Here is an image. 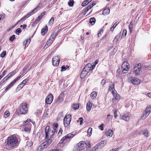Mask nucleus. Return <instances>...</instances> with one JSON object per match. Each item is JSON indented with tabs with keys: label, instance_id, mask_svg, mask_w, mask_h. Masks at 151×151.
<instances>
[{
	"label": "nucleus",
	"instance_id": "obj_31",
	"mask_svg": "<svg viewBox=\"0 0 151 151\" xmlns=\"http://www.w3.org/2000/svg\"><path fill=\"white\" fill-rule=\"evenodd\" d=\"M96 22V19L93 17L91 18L90 19L89 23L92 25L94 24Z\"/></svg>",
	"mask_w": 151,
	"mask_h": 151
},
{
	"label": "nucleus",
	"instance_id": "obj_49",
	"mask_svg": "<svg viewBox=\"0 0 151 151\" xmlns=\"http://www.w3.org/2000/svg\"><path fill=\"white\" fill-rule=\"evenodd\" d=\"M47 29L43 28L41 31L42 33V35H44L45 33L47 32Z\"/></svg>",
	"mask_w": 151,
	"mask_h": 151
},
{
	"label": "nucleus",
	"instance_id": "obj_36",
	"mask_svg": "<svg viewBox=\"0 0 151 151\" xmlns=\"http://www.w3.org/2000/svg\"><path fill=\"white\" fill-rule=\"evenodd\" d=\"M30 39H28L26 40L25 42H24V45H25V47H27L30 42Z\"/></svg>",
	"mask_w": 151,
	"mask_h": 151
},
{
	"label": "nucleus",
	"instance_id": "obj_4",
	"mask_svg": "<svg viewBox=\"0 0 151 151\" xmlns=\"http://www.w3.org/2000/svg\"><path fill=\"white\" fill-rule=\"evenodd\" d=\"M45 138L50 139L53 135L55 132L52 130L49 129V127L47 126L45 129Z\"/></svg>",
	"mask_w": 151,
	"mask_h": 151
},
{
	"label": "nucleus",
	"instance_id": "obj_9",
	"mask_svg": "<svg viewBox=\"0 0 151 151\" xmlns=\"http://www.w3.org/2000/svg\"><path fill=\"white\" fill-rule=\"evenodd\" d=\"M129 80L131 83L135 85L139 84L140 82L139 79L134 77H130Z\"/></svg>",
	"mask_w": 151,
	"mask_h": 151
},
{
	"label": "nucleus",
	"instance_id": "obj_43",
	"mask_svg": "<svg viewBox=\"0 0 151 151\" xmlns=\"http://www.w3.org/2000/svg\"><path fill=\"white\" fill-rule=\"evenodd\" d=\"M129 29L130 32L132 31V22H131L129 25Z\"/></svg>",
	"mask_w": 151,
	"mask_h": 151
},
{
	"label": "nucleus",
	"instance_id": "obj_37",
	"mask_svg": "<svg viewBox=\"0 0 151 151\" xmlns=\"http://www.w3.org/2000/svg\"><path fill=\"white\" fill-rule=\"evenodd\" d=\"M58 124H53V129L54 131L53 132H57V130H56V129H57L58 127Z\"/></svg>",
	"mask_w": 151,
	"mask_h": 151
},
{
	"label": "nucleus",
	"instance_id": "obj_29",
	"mask_svg": "<svg viewBox=\"0 0 151 151\" xmlns=\"http://www.w3.org/2000/svg\"><path fill=\"white\" fill-rule=\"evenodd\" d=\"M148 116V115L144 111L142 115L141 119L142 120H144Z\"/></svg>",
	"mask_w": 151,
	"mask_h": 151
},
{
	"label": "nucleus",
	"instance_id": "obj_61",
	"mask_svg": "<svg viewBox=\"0 0 151 151\" xmlns=\"http://www.w3.org/2000/svg\"><path fill=\"white\" fill-rule=\"evenodd\" d=\"M61 70L63 71L66 70L67 68H66V67H65V66H62L61 67Z\"/></svg>",
	"mask_w": 151,
	"mask_h": 151
},
{
	"label": "nucleus",
	"instance_id": "obj_15",
	"mask_svg": "<svg viewBox=\"0 0 151 151\" xmlns=\"http://www.w3.org/2000/svg\"><path fill=\"white\" fill-rule=\"evenodd\" d=\"M76 133L74 132H72L71 133H70L67 134V135L63 137L61 139V141H62L63 142L67 138H70L73 137L75 135Z\"/></svg>",
	"mask_w": 151,
	"mask_h": 151
},
{
	"label": "nucleus",
	"instance_id": "obj_54",
	"mask_svg": "<svg viewBox=\"0 0 151 151\" xmlns=\"http://www.w3.org/2000/svg\"><path fill=\"white\" fill-rule=\"evenodd\" d=\"M127 34V31L126 29H124L123 32V36L125 37Z\"/></svg>",
	"mask_w": 151,
	"mask_h": 151
},
{
	"label": "nucleus",
	"instance_id": "obj_58",
	"mask_svg": "<svg viewBox=\"0 0 151 151\" xmlns=\"http://www.w3.org/2000/svg\"><path fill=\"white\" fill-rule=\"evenodd\" d=\"M33 145V143L32 141H30L27 142V145L28 147H30Z\"/></svg>",
	"mask_w": 151,
	"mask_h": 151
},
{
	"label": "nucleus",
	"instance_id": "obj_12",
	"mask_svg": "<svg viewBox=\"0 0 151 151\" xmlns=\"http://www.w3.org/2000/svg\"><path fill=\"white\" fill-rule=\"evenodd\" d=\"M59 62L60 59L58 56H55L52 58V63L54 66H57L59 65Z\"/></svg>",
	"mask_w": 151,
	"mask_h": 151
},
{
	"label": "nucleus",
	"instance_id": "obj_18",
	"mask_svg": "<svg viewBox=\"0 0 151 151\" xmlns=\"http://www.w3.org/2000/svg\"><path fill=\"white\" fill-rule=\"evenodd\" d=\"M112 93L116 100L119 101L120 100V96L117 93L116 91H112Z\"/></svg>",
	"mask_w": 151,
	"mask_h": 151
},
{
	"label": "nucleus",
	"instance_id": "obj_13",
	"mask_svg": "<svg viewBox=\"0 0 151 151\" xmlns=\"http://www.w3.org/2000/svg\"><path fill=\"white\" fill-rule=\"evenodd\" d=\"M53 98V96L51 94L48 95L45 99V103L47 104H51Z\"/></svg>",
	"mask_w": 151,
	"mask_h": 151
},
{
	"label": "nucleus",
	"instance_id": "obj_53",
	"mask_svg": "<svg viewBox=\"0 0 151 151\" xmlns=\"http://www.w3.org/2000/svg\"><path fill=\"white\" fill-rule=\"evenodd\" d=\"M6 51H4L0 54V56L2 58L4 57L6 55Z\"/></svg>",
	"mask_w": 151,
	"mask_h": 151
},
{
	"label": "nucleus",
	"instance_id": "obj_57",
	"mask_svg": "<svg viewBox=\"0 0 151 151\" xmlns=\"http://www.w3.org/2000/svg\"><path fill=\"white\" fill-rule=\"evenodd\" d=\"M21 32V30L20 28H18L16 31V34L17 35H19V34Z\"/></svg>",
	"mask_w": 151,
	"mask_h": 151
},
{
	"label": "nucleus",
	"instance_id": "obj_32",
	"mask_svg": "<svg viewBox=\"0 0 151 151\" xmlns=\"http://www.w3.org/2000/svg\"><path fill=\"white\" fill-rule=\"evenodd\" d=\"M120 34H119L117 36H116L114 39V42H115L116 43H117V41L119 40L120 37Z\"/></svg>",
	"mask_w": 151,
	"mask_h": 151
},
{
	"label": "nucleus",
	"instance_id": "obj_30",
	"mask_svg": "<svg viewBox=\"0 0 151 151\" xmlns=\"http://www.w3.org/2000/svg\"><path fill=\"white\" fill-rule=\"evenodd\" d=\"M119 24L118 22H116L113 25L112 27L110 29V31L112 32L114 31V29L116 27L117 25Z\"/></svg>",
	"mask_w": 151,
	"mask_h": 151
},
{
	"label": "nucleus",
	"instance_id": "obj_8",
	"mask_svg": "<svg viewBox=\"0 0 151 151\" xmlns=\"http://www.w3.org/2000/svg\"><path fill=\"white\" fill-rule=\"evenodd\" d=\"M132 118V115L129 113H126L124 114L121 116V119L126 121H128L130 118Z\"/></svg>",
	"mask_w": 151,
	"mask_h": 151
},
{
	"label": "nucleus",
	"instance_id": "obj_59",
	"mask_svg": "<svg viewBox=\"0 0 151 151\" xmlns=\"http://www.w3.org/2000/svg\"><path fill=\"white\" fill-rule=\"evenodd\" d=\"M103 32V30L101 29L100 30V31L98 34V37H99V36H100L101 35H102Z\"/></svg>",
	"mask_w": 151,
	"mask_h": 151
},
{
	"label": "nucleus",
	"instance_id": "obj_14",
	"mask_svg": "<svg viewBox=\"0 0 151 151\" xmlns=\"http://www.w3.org/2000/svg\"><path fill=\"white\" fill-rule=\"evenodd\" d=\"M28 80L27 79H26L23 80L18 86L17 88V90H19L21 89L24 87V85L28 81Z\"/></svg>",
	"mask_w": 151,
	"mask_h": 151
},
{
	"label": "nucleus",
	"instance_id": "obj_25",
	"mask_svg": "<svg viewBox=\"0 0 151 151\" xmlns=\"http://www.w3.org/2000/svg\"><path fill=\"white\" fill-rule=\"evenodd\" d=\"M97 95V93L96 91H93L90 95V96L92 99H94L96 98Z\"/></svg>",
	"mask_w": 151,
	"mask_h": 151
},
{
	"label": "nucleus",
	"instance_id": "obj_6",
	"mask_svg": "<svg viewBox=\"0 0 151 151\" xmlns=\"http://www.w3.org/2000/svg\"><path fill=\"white\" fill-rule=\"evenodd\" d=\"M71 119V116L70 114L67 115L63 119V123L64 126L66 127L69 126L70 124Z\"/></svg>",
	"mask_w": 151,
	"mask_h": 151
},
{
	"label": "nucleus",
	"instance_id": "obj_17",
	"mask_svg": "<svg viewBox=\"0 0 151 151\" xmlns=\"http://www.w3.org/2000/svg\"><path fill=\"white\" fill-rule=\"evenodd\" d=\"M104 146V145H101L100 143L97 144L93 147L95 151H98L99 149H101Z\"/></svg>",
	"mask_w": 151,
	"mask_h": 151
},
{
	"label": "nucleus",
	"instance_id": "obj_56",
	"mask_svg": "<svg viewBox=\"0 0 151 151\" xmlns=\"http://www.w3.org/2000/svg\"><path fill=\"white\" fill-rule=\"evenodd\" d=\"M112 118V116L111 115L108 114L107 115V119L108 121H109Z\"/></svg>",
	"mask_w": 151,
	"mask_h": 151
},
{
	"label": "nucleus",
	"instance_id": "obj_35",
	"mask_svg": "<svg viewBox=\"0 0 151 151\" xmlns=\"http://www.w3.org/2000/svg\"><path fill=\"white\" fill-rule=\"evenodd\" d=\"M56 36V34L55 33H53L52 35L50 37L49 39V40H50L51 41L52 40V42H53Z\"/></svg>",
	"mask_w": 151,
	"mask_h": 151
},
{
	"label": "nucleus",
	"instance_id": "obj_24",
	"mask_svg": "<svg viewBox=\"0 0 151 151\" xmlns=\"http://www.w3.org/2000/svg\"><path fill=\"white\" fill-rule=\"evenodd\" d=\"M21 77V76H18L13 81L11 82L9 84L12 86L15 83L18 81Z\"/></svg>",
	"mask_w": 151,
	"mask_h": 151
},
{
	"label": "nucleus",
	"instance_id": "obj_33",
	"mask_svg": "<svg viewBox=\"0 0 151 151\" xmlns=\"http://www.w3.org/2000/svg\"><path fill=\"white\" fill-rule=\"evenodd\" d=\"M45 148L43 147L42 145L41 144L38 147L37 149V151H41L43 150Z\"/></svg>",
	"mask_w": 151,
	"mask_h": 151
},
{
	"label": "nucleus",
	"instance_id": "obj_16",
	"mask_svg": "<svg viewBox=\"0 0 151 151\" xmlns=\"http://www.w3.org/2000/svg\"><path fill=\"white\" fill-rule=\"evenodd\" d=\"M114 83L111 82L109 85L108 91H111L112 93V91H116L114 89Z\"/></svg>",
	"mask_w": 151,
	"mask_h": 151
},
{
	"label": "nucleus",
	"instance_id": "obj_55",
	"mask_svg": "<svg viewBox=\"0 0 151 151\" xmlns=\"http://www.w3.org/2000/svg\"><path fill=\"white\" fill-rule=\"evenodd\" d=\"M113 112H114V115L115 118L116 119V118L117 117V113H117L116 110V109H114V110H113Z\"/></svg>",
	"mask_w": 151,
	"mask_h": 151
},
{
	"label": "nucleus",
	"instance_id": "obj_3",
	"mask_svg": "<svg viewBox=\"0 0 151 151\" xmlns=\"http://www.w3.org/2000/svg\"><path fill=\"white\" fill-rule=\"evenodd\" d=\"M27 104L26 103L22 104L17 110V111L20 114H25L27 111Z\"/></svg>",
	"mask_w": 151,
	"mask_h": 151
},
{
	"label": "nucleus",
	"instance_id": "obj_41",
	"mask_svg": "<svg viewBox=\"0 0 151 151\" xmlns=\"http://www.w3.org/2000/svg\"><path fill=\"white\" fill-rule=\"evenodd\" d=\"M10 115V113L8 111H6L4 113V117L5 118H6Z\"/></svg>",
	"mask_w": 151,
	"mask_h": 151
},
{
	"label": "nucleus",
	"instance_id": "obj_63",
	"mask_svg": "<svg viewBox=\"0 0 151 151\" xmlns=\"http://www.w3.org/2000/svg\"><path fill=\"white\" fill-rule=\"evenodd\" d=\"M5 15L4 14H0V20L4 19V17Z\"/></svg>",
	"mask_w": 151,
	"mask_h": 151
},
{
	"label": "nucleus",
	"instance_id": "obj_40",
	"mask_svg": "<svg viewBox=\"0 0 151 151\" xmlns=\"http://www.w3.org/2000/svg\"><path fill=\"white\" fill-rule=\"evenodd\" d=\"M16 73V72L15 70L11 72L8 75V76H9V78H10L12 76L14 75Z\"/></svg>",
	"mask_w": 151,
	"mask_h": 151
},
{
	"label": "nucleus",
	"instance_id": "obj_27",
	"mask_svg": "<svg viewBox=\"0 0 151 151\" xmlns=\"http://www.w3.org/2000/svg\"><path fill=\"white\" fill-rule=\"evenodd\" d=\"M110 12V9L109 8H106L104 9L103 12V14L107 15Z\"/></svg>",
	"mask_w": 151,
	"mask_h": 151
},
{
	"label": "nucleus",
	"instance_id": "obj_45",
	"mask_svg": "<svg viewBox=\"0 0 151 151\" xmlns=\"http://www.w3.org/2000/svg\"><path fill=\"white\" fill-rule=\"evenodd\" d=\"M92 128H89L88 130V135L90 136L91 134V132L92 131Z\"/></svg>",
	"mask_w": 151,
	"mask_h": 151
},
{
	"label": "nucleus",
	"instance_id": "obj_21",
	"mask_svg": "<svg viewBox=\"0 0 151 151\" xmlns=\"http://www.w3.org/2000/svg\"><path fill=\"white\" fill-rule=\"evenodd\" d=\"M92 65L91 63H88L84 67L83 69L87 71L88 72L91 70Z\"/></svg>",
	"mask_w": 151,
	"mask_h": 151
},
{
	"label": "nucleus",
	"instance_id": "obj_22",
	"mask_svg": "<svg viewBox=\"0 0 151 151\" xmlns=\"http://www.w3.org/2000/svg\"><path fill=\"white\" fill-rule=\"evenodd\" d=\"M92 104L90 101L88 102L86 104V110L87 111H89L91 110L92 107Z\"/></svg>",
	"mask_w": 151,
	"mask_h": 151
},
{
	"label": "nucleus",
	"instance_id": "obj_51",
	"mask_svg": "<svg viewBox=\"0 0 151 151\" xmlns=\"http://www.w3.org/2000/svg\"><path fill=\"white\" fill-rule=\"evenodd\" d=\"M63 116V114L62 112H61L59 113L58 115V119H60V118H62Z\"/></svg>",
	"mask_w": 151,
	"mask_h": 151
},
{
	"label": "nucleus",
	"instance_id": "obj_42",
	"mask_svg": "<svg viewBox=\"0 0 151 151\" xmlns=\"http://www.w3.org/2000/svg\"><path fill=\"white\" fill-rule=\"evenodd\" d=\"M142 134L145 136H149V134L147 130H144L142 131Z\"/></svg>",
	"mask_w": 151,
	"mask_h": 151
},
{
	"label": "nucleus",
	"instance_id": "obj_5",
	"mask_svg": "<svg viewBox=\"0 0 151 151\" xmlns=\"http://www.w3.org/2000/svg\"><path fill=\"white\" fill-rule=\"evenodd\" d=\"M31 120L29 119H27L24 122V125L25 126L24 128V130L25 132L29 133L31 128V124L30 123Z\"/></svg>",
	"mask_w": 151,
	"mask_h": 151
},
{
	"label": "nucleus",
	"instance_id": "obj_48",
	"mask_svg": "<svg viewBox=\"0 0 151 151\" xmlns=\"http://www.w3.org/2000/svg\"><path fill=\"white\" fill-rule=\"evenodd\" d=\"M83 118L82 117L80 118L77 121V122L78 123L80 122V124L81 125H82V123L83 122Z\"/></svg>",
	"mask_w": 151,
	"mask_h": 151
},
{
	"label": "nucleus",
	"instance_id": "obj_10",
	"mask_svg": "<svg viewBox=\"0 0 151 151\" xmlns=\"http://www.w3.org/2000/svg\"><path fill=\"white\" fill-rule=\"evenodd\" d=\"M52 142V140L50 139L45 138V140L44 142L41 144L45 148H47Z\"/></svg>",
	"mask_w": 151,
	"mask_h": 151
},
{
	"label": "nucleus",
	"instance_id": "obj_2",
	"mask_svg": "<svg viewBox=\"0 0 151 151\" xmlns=\"http://www.w3.org/2000/svg\"><path fill=\"white\" fill-rule=\"evenodd\" d=\"M86 144L84 141H81L78 143L73 149L74 151H81L86 146Z\"/></svg>",
	"mask_w": 151,
	"mask_h": 151
},
{
	"label": "nucleus",
	"instance_id": "obj_7",
	"mask_svg": "<svg viewBox=\"0 0 151 151\" xmlns=\"http://www.w3.org/2000/svg\"><path fill=\"white\" fill-rule=\"evenodd\" d=\"M130 65L129 63L127 62H124L122 64L121 68L122 70V72L123 73H127L129 68Z\"/></svg>",
	"mask_w": 151,
	"mask_h": 151
},
{
	"label": "nucleus",
	"instance_id": "obj_52",
	"mask_svg": "<svg viewBox=\"0 0 151 151\" xmlns=\"http://www.w3.org/2000/svg\"><path fill=\"white\" fill-rule=\"evenodd\" d=\"M15 36L14 35H13L12 36L10 37L9 39V40L11 42L13 41L15 38Z\"/></svg>",
	"mask_w": 151,
	"mask_h": 151
},
{
	"label": "nucleus",
	"instance_id": "obj_39",
	"mask_svg": "<svg viewBox=\"0 0 151 151\" xmlns=\"http://www.w3.org/2000/svg\"><path fill=\"white\" fill-rule=\"evenodd\" d=\"M54 18L53 17H52L50 20L49 21L48 23V25H51L52 24H53V22L54 21Z\"/></svg>",
	"mask_w": 151,
	"mask_h": 151
},
{
	"label": "nucleus",
	"instance_id": "obj_38",
	"mask_svg": "<svg viewBox=\"0 0 151 151\" xmlns=\"http://www.w3.org/2000/svg\"><path fill=\"white\" fill-rule=\"evenodd\" d=\"M37 8H35L31 12H30L28 15L29 17L31 15H32L34 13L36 12L38 10L37 9Z\"/></svg>",
	"mask_w": 151,
	"mask_h": 151
},
{
	"label": "nucleus",
	"instance_id": "obj_50",
	"mask_svg": "<svg viewBox=\"0 0 151 151\" xmlns=\"http://www.w3.org/2000/svg\"><path fill=\"white\" fill-rule=\"evenodd\" d=\"M42 18L41 17H40V16H39L38 17H37V19L35 20V22L37 23L39 22L40 19Z\"/></svg>",
	"mask_w": 151,
	"mask_h": 151
},
{
	"label": "nucleus",
	"instance_id": "obj_60",
	"mask_svg": "<svg viewBox=\"0 0 151 151\" xmlns=\"http://www.w3.org/2000/svg\"><path fill=\"white\" fill-rule=\"evenodd\" d=\"M93 4H91L89 5L87 7V8L89 10L93 6Z\"/></svg>",
	"mask_w": 151,
	"mask_h": 151
},
{
	"label": "nucleus",
	"instance_id": "obj_46",
	"mask_svg": "<svg viewBox=\"0 0 151 151\" xmlns=\"http://www.w3.org/2000/svg\"><path fill=\"white\" fill-rule=\"evenodd\" d=\"M79 107V105L78 104H74L73 106V109L74 110L78 109Z\"/></svg>",
	"mask_w": 151,
	"mask_h": 151
},
{
	"label": "nucleus",
	"instance_id": "obj_62",
	"mask_svg": "<svg viewBox=\"0 0 151 151\" xmlns=\"http://www.w3.org/2000/svg\"><path fill=\"white\" fill-rule=\"evenodd\" d=\"M107 143V142L106 140H104V141H101V142L100 144L101 145H106Z\"/></svg>",
	"mask_w": 151,
	"mask_h": 151
},
{
	"label": "nucleus",
	"instance_id": "obj_11",
	"mask_svg": "<svg viewBox=\"0 0 151 151\" xmlns=\"http://www.w3.org/2000/svg\"><path fill=\"white\" fill-rule=\"evenodd\" d=\"M141 64H137L135 65L134 68V70L135 75L139 74L141 69Z\"/></svg>",
	"mask_w": 151,
	"mask_h": 151
},
{
	"label": "nucleus",
	"instance_id": "obj_47",
	"mask_svg": "<svg viewBox=\"0 0 151 151\" xmlns=\"http://www.w3.org/2000/svg\"><path fill=\"white\" fill-rule=\"evenodd\" d=\"M88 4V1H87L86 0L85 1H84L81 4V5L83 6L84 7V6H85L86 5Z\"/></svg>",
	"mask_w": 151,
	"mask_h": 151
},
{
	"label": "nucleus",
	"instance_id": "obj_28",
	"mask_svg": "<svg viewBox=\"0 0 151 151\" xmlns=\"http://www.w3.org/2000/svg\"><path fill=\"white\" fill-rule=\"evenodd\" d=\"M53 42L51 41L50 40L48 39V40L47 41L46 44H45L44 48L45 47V48H46L48 47H49L52 43Z\"/></svg>",
	"mask_w": 151,
	"mask_h": 151
},
{
	"label": "nucleus",
	"instance_id": "obj_64",
	"mask_svg": "<svg viewBox=\"0 0 151 151\" xmlns=\"http://www.w3.org/2000/svg\"><path fill=\"white\" fill-rule=\"evenodd\" d=\"M48 114L46 112L44 113V114H43V116L44 117V118H45L46 117H47V116H48Z\"/></svg>",
	"mask_w": 151,
	"mask_h": 151
},
{
	"label": "nucleus",
	"instance_id": "obj_1",
	"mask_svg": "<svg viewBox=\"0 0 151 151\" xmlns=\"http://www.w3.org/2000/svg\"><path fill=\"white\" fill-rule=\"evenodd\" d=\"M18 144L19 141L16 135H12L7 137L6 148L8 150H11L16 148Z\"/></svg>",
	"mask_w": 151,
	"mask_h": 151
},
{
	"label": "nucleus",
	"instance_id": "obj_20",
	"mask_svg": "<svg viewBox=\"0 0 151 151\" xmlns=\"http://www.w3.org/2000/svg\"><path fill=\"white\" fill-rule=\"evenodd\" d=\"M88 73V72L83 69L80 75L81 78L82 79L84 78L87 75Z\"/></svg>",
	"mask_w": 151,
	"mask_h": 151
},
{
	"label": "nucleus",
	"instance_id": "obj_44",
	"mask_svg": "<svg viewBox=\"0 0 151 151\" xmlns=\"http://www.w3.org/2000/svg\"><path fill=\"white\" fill-rule=\"evenodd\" d=\"M74 1L73 0H70L68 2V4L70 6H73V5Z\"/></svg>",
	"mask_w": 151,
	"mask_h": 151
},
{
	"label": "nucleus",
	"instance_id": "obj_34",
	"mask_svg": "<svg viewBox=\"0 0 151 151\" xmlns=\"http://www.w3.org/2000/svg\"><path fill=\"white\" fill-rule=\"evenodd\" d=\"M116 49L115 48H114L110 52L109 54L110 55L112 56L114 55L116 52Z\"/></svg>",
	"mask_w": 151,
	"mask_h": 151
},
{
	"label": "nucleus",
	"instance_id": "obj_19",
	"mask_svg": "<svg viewBox=\"0 0 151 151\" xmlns=\"http://www.w3.org/2000/svg\"><path fill=\"white\" fill-rule=\"evenodd\" d=\"M63 93H61L58 98L56 100V103H60L61 102H62L63 101Z\"/></svg>",
	"mask_w": 151,
	"mask_h": 151
},
{
	"label": "nucleus",
	"instance_id": "obj_23",
	"mask_svg": "<svg viewBox=\"0 0 151 151\" xmlns=\"http://www.w3.org/2000/svg\"><path fill=\"white\" fill-rule=\"evenodd\" d=\"M151 105H150L147 106L146 108L144 111L148 115L151 112Z\"/></svg>",
	"mask_w": 151,
	"mask_h": 151
},
{
	"label": "nucleus",
	"instance_id": "obj_26",
	"mask_svg": "<svg viewBox=\"0 0 151 151\" xmlns=\"http://www.w3.org/2000/svg\"><path fill=\"white\" fill-rule=\"evenodd\" d=\"M113 134V131L111 129L109 130L106 132V134L107 137H111Z\"/></svg>",
	"mask_w": 151,
	"mask_h": 151
}]
</instances>
